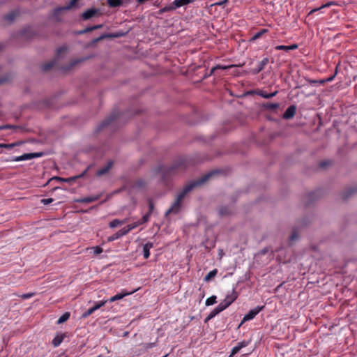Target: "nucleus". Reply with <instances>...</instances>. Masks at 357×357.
<instances>
[{"label": "nucleus", "mask_w": 357, "mask_h": 357, "mask_svg": "<svg viewBox=\"0 0 357 357\" xmlns=\"http://www.w3.org/2000/svg\"><path fill=\"white\" fill-rule=\"evenodd\" d=\"M215 172H211L204 176H202L200 178H198L195 181H192L187 184L183 190L178 194L175 201L171 206V207L166 211L165 215L167 216L169 214H177L181 209V203L183 199L187 196V195L190 192L195 188L199 186L207 181L211 176L215 174Z\"/></svg>", "instance_id": "1"}, {"label": "nucleus", "mask_w": 357, "mask_h": 357, "mask_svg": "<svg viewBox=\"0 0 357 357\" xmlns=\"http://www.w3.org/2000/svg\"><path fill=\"white\" fill-rule=\"evenodd\" d=\"M185 165L183 160L176 161L172 166L169 167H161L158 169V172L162 174L163 178L166 177L174 175L179 172L183 171L185 169Z\"/></svg>", "instance_id": "2"}, {"label": "nucleus", "mask_w": 357, "mask_h": 357, "mask_svg": "<svg viewBox=\"0 0 357 357\" xmlns=\"http://www.w3.org/2000/svg\"><path fill=\"white\" fill-rule=\"evenodd\" d=\"M238 298V293L235 289H232L231 294L227 295L226 298L220 302L218 305L220 310L223 311L228 307L236 298Z\"/></svg>", "instance_id": "3"}, {"label": "nucleus", "mask_w": 357, "mask_h": 357, "mask_svg": "<svg viewBox=\"0 0 357 357\" xmlns=\"http://www.w3.org/2000/svg\"><path fill=\"white\" fill-rule=\"evenodd\" d=\"M121 116L120 114L118 112H113L110 116L102 121L97 127V132H100L102 130H103L105 128L110 125L113 121H114L116 119H120Z\"/></svg>", "instance_id": "4"}, {"label": "nucleus", "mask_w": 357, "mask_h": 357, "mask_svg": "<svg viewBox=\"0 0 357 357\" xmlns=\"http://www.w3.org/2000/svg\"><path fill=\"white\" fill-rule=\"evenodd\" d=\"M43 155V152H37V153H24L20 156L17 157H13L12 158L7 160V161H22V160H31L36 158H40Z\"/></svg>", "instance_id": "5"}, {"label": "nucleus", "mask_w": 357, "mask_h": 357, "mask_svg": "<svg viewBox=\"0 0 357 357\" xmlns=\"http://www.w3.org/2000/svg\"><path fill=\"white\" fill-rule=\"evenodd\" d=\"M145 186L146 182L143 178H138L127 184V188L129 189L130 192L144 189Z\"/></svg>", "instance_id": "6"}, {"label": "nucleus", "mask_w": 357, "mask_h": 357, "mask_svg": "<svg viewBox=\"0 0 357 357\" xmlns=\"http://www.w3.org/2000/svg\"><path fill=\"white\" fill-rule=\"evenodd\" d=\"M264 306H257V307L250 310L249 312L244 316L238 327L241 326L245 322L253 319L255 316L264 309Z\"/></svg>", "instance_id": "7"}, {"label": "nucleus", "mask_w": 357, "mask_h": 357, "mask_svg": "<svg viewBox=\"0 0 357 357\" xmlns=\"http://www.w3.org/2000/svg\"><path fill=\"white\" fill-rule=\"evenodd\" d=\"M101 15L99 8H92L84 11L81 17L84 20H88L93 17L100 16Z\"/></svg>", "instance_id": "8"}, {"label": "nucleus", "mask_w": 357, "mask_h": 357, "mask_svg": "<svg viewBox=\"0 0 357 357\" xmlns=\"http://www.w3.org/2000/svg\"><path fill=\"white\" fill-rule=\"evenodd\" d=\"M88 169H89V167H87L82 174H80L77 176H71V177H68V178H61V177L56 176V177L52 178V179H56V180H59V181H61L63 182L71 183L72 182L75 181V180L82 178L86 174Z\"/></svg>", "instance_id": "9"}, {"label": "nucleus", "mask_w": 357, "mask_h": 357, "mask_svg": "<svg viewBox=\"0 0 357 357\" xmlns=\"http://www.w3.org/2000/svg\"><path fill=\"white\" fill-rule=\"evenodd\" d=\"M126 33H127V32H123V31H117V32L112 33H105V34L101 35L99 38H96L95 40V41L97 42V41H99L104 38H120V37L125 36L126 35Z\"/></svg>", "instance_id": "10"}, {"label": "nucleus", "mask_w": 357, "mask_h": 357, "mask_svg": "<svg viewBox=\"0 0 357 357\" xmlns=\"http://www.w3.org/2000/svg\"><path fill=\"white\" fill-rule=\"evenodd\" d=\"M296 107L295 105L289 106L283 114V118L285 119H292L296 114Z\"/></svg>", "instance_id": "11"}, {"label": "nucleus", "mask_w": 357, "mask_h": 357, "mask_svg": "<svg viewBox=\"0 0 357 357\" xmlns=\"http://www.w3.org/2000/svg\"><path fill=\"white\" fill-rule=\"evenodd\" d=\"M268 62L269 59L268 58H264L259 63L257 68L252 70V73L253 75L258 74L264 68L265 66H266Z\"/></svg>", "instance_id": "12"}, {"label": "nucleus", "mask_w": 357, "mask_h": 357, "mask_svg": "<svg viewBox=\"0 0 357 357\" xmlns=\"http://www.w3.org/2000/svg\"><path fill=\"white\" fill-rule=\"evenodd\" d=\"M100 197H101V195L89 196L86 197L77 199L76 200V202L78 203H91V202H93L99 199L100 198Z\"/></svg>", "instance_id": "13"}, {"label": "nucleus", "mask_w": 357, "mask_h": 357, "mask_svg": "<svg viewBox=\"0 0 357 357\" xmlns=\"http://www.w3.org/2000/svg\"><path fill=\"white\" fill-rule=\"evenodd\" d=\"M232 208L228 206H222L219 208L218 213L220 216H227L232 213Z\"/></svg>", "instance_id": "14"}, {"label": "nucleus", "mask_w": 357, "mask_h": 357, "mask_svg": "<svg viewBox=\"0 0 357 357\" xmlns=\"http://www.w3.org/2000/svg\"><path fill=\"white\" fill-rule=\"evenodd\" d=\"M280 107V105L277 102H264L262 104V107L268 111H275Z\"/></svg>", "instance_id": "15"}, {"label": "nucleus", "mask_w": 357, "mask_h": 357, "mask_svg": "<svg viewBox=\"0 0 357 357\" xmlns=\"http://www.w3.org/2000/svg\"><path fill=\"white\" fill-rule=\"evenodd\" d=\"M113 165V162L112 161H109L107 162V164L106 165V166H105L104 167L102 168H100V169L98 170L96 174L98 176H101L104 174H105L106 173H107L109 172V170L112 168Z\"/></svg>", "instance_id": "16"}, {"label": "nucleus", "mask_w": 357, "mask_h": 357, "mask_svg": "<svg viewBox=\"0 0 357 357\" xmlns=\"http://www.w3.org/2000/svg\"><path fill=\"white\" fill-rule=\"evenodd\" d=\"M248 341H242L239 342L236 347H234L231 350V356H234L237 354L242 348L245 347L248 345Z\"/></svg>", "instance_id": "17"}, {"label": "nucleus", "mask_w": 357, "mask_h": 357, "mask_svg": "<svg viewBox=\"0 0 357 357\" xmlns=\"http://www.w3.org/2000/svg\"><path fill=\"white\" fill-rule=\"evenodd\" d=\"M153 247V243L148 242L143 246V255L145 259H148L150 256V249Z\"/></svg>", "instance_id": "18"}, {"label": "nucleus", "mask_w": 357, "mask_h": 357, "mask_svg": "<svg viewBox=\"0 0 357 357\" xmlns=\"http://www.w3.org/2000/svg\"><path fill=\"white\" fill-rule=\"evenodd\" d=\"M63 10H66L64 8H63V6L62 7H58L55 9H54L53 12H52V17L54 18L55 21L56 22H61V18L60 17V14L62 11Z\"/></svg>", "instance_id": "19"}, {"label": "nucleus", "mask_w": 357, "mask_h": 357, "mask_svg": "<svg viewBox=\"0 0 357 357\" xmlns=\"http://www.w3.org/2000/svg\"><path fill=\"white\" fill-rule=\"evenodd\" d=\"M192 0H174L172 3L175 7V8H180L183 6H185L192 3Z\"/></svg>", "instance_id": "20"}, {"label": "nucleus", "mask_w": 357, "mask_h": 357, "mask_svg": "<svg viewBox=\"0 0 357 357\" xmlns=\"http://www.w3.org/2000/svg\"><path fill=\"white\" fill-rule=\"evenodd\" d=\"M63 339H64V335H63V334L57 335L52 340V343L54 347H57L61 344V343L63 342Z\"/></svg>", "instance_id": "21"}, {"label": "nucleus", "mask_w": 357, "mask_h": 357, "mask_svg": "<svg viewBox=\"0 0 357 357\" xmlns=\"http://www.w3.org/2000/svg\"><path fill=\"white\" fill-rule=\"evenodd\" d=\"M222 310L219 308L218 306H217L215 308H214L207 316V317L205 319V322H207L208 321L211 320L213 317H215L217 314H218L220 312H221Z\"/></svg>", "instance_id": "22"}, {"label": "nucleus", "mask_w": 357, "mask_h": 357, "mask_svg": "<svg viewBox=\"0 0 357 357\" xmlns=\"http://www.w3.org/2000/svg\"><path fill=\"white\" fill-rule=\"evenodd\" d=\"M278 93V91H275L273 93H267L264 91H260L259 93H258V95L264 98H266V99H270L274 96H276V94Z\"/></svg>", "instance_id": "23"}, {"label": "nucleus", "mask_w": 357, "mask_h": 357, "mask_svg": "<svg viewBox=\"0 0 357 357\" xmlns=\"http://www.w3.org/2000/svg\"><path fill=\"white\" fill-rule=\"evenodd\" d=\"M107 4L112 8L119 7L123 5V0H107Z\"/></svg>", "instance_id": "24"}, {"label": "nucleus", "mask_w": 357, "mask_h": 357, "mask_svg": "<svg viewBox=\"0 0 357 357\" xmlns=\"http://www.w3.org/2000/svg\"><path fill=\"white\" fill-rule=\"evenodd\" d=\"M126 222V220H120L119 219H114V220H112L109 222V227L111 228H115L119 225L124 224Z\"/></svg>", "instance_id": "25"}, {"label": "nucleus", "mask_w": 357, "mask_h": 357, "mask_svg": "<svg viewBox=\"0 0 357 357\" xmlns=\"http://www.w3.org/2000/svg\"><path fill=\"white\" fill-rule=\"evenodd\" d=\"M218 273L217 269H213L204 278V280L206 282H208L212 280Z\"/></svg>", "instance_id": "26"}, {"label": "nucleus", "mask_w": 357, "mask_h": 357, "mask_svg": "<svg viewBox=\"0 0 357 357\" xmlns=\"http://www.w3.org/2000/svg\"><path fill=\"white\" fill-rule=\"evenodd\" d=\"M233 66H234L233 65H231V66H222V65H217L216 66H215V67H213V68H211L209 75H211L212 74H213V73H214V72H215L217 69L226 70V69H228V68H232Z\"/></svg>", "instance_id": "27"}, {"label": "nucleus", "mask_w": 357, "mask_h": 357, "mask_svg": "<svg viewBox=\"0 0 357 357\" xmlns=\"http://www.w3.org/2000/svg\"><path fill=\"white\" fill-rule=\"evenodd\" d=\"M176 8H175L173 3H172L170 5L165 6L164 8H161L159 10V14H162V13H166V12L172 11V10H174Z\"/></svg>", "instance_id": "28"}, {"label": "nucleus", "mask_w": 357, "mask_h": 357, "mask_svg": "<svg viewBox=\"0 0 357 357\" xmlns=\"http://www.w3.org/2000/svg\"><path fill=\"white\" fill-rule=\"evenodd\" d=\"M70 317V313L69 312H65L63 314H62L59 319L57 321L58 324H61L66 321Z\"/></svg>", "instance_id": "29"}, {"label": "nucleus", "mask_w": 357, "mask_h": 357, "mask_svg": "<svg viewBox=\"0 0 357 357\" xmlns=\"http://www.w3.org/2000/svg\"><path fill=\"white\" fill-rule=\"evenodd\" d=\"M11 79L12 77L10 74H6L0 77V85L10 82Z\"/></svg>", "instance_id": "30"}, {"label": "nucleus", "mask_w": 357, "mask_h": 357, "mask_svg": "<svg viewBox=\"0 0 357 357\" xmlns=\"http://www.w3.org/2000/svg\"><path fill=\"white\" fill-rule=\"evenodd\" d=\"M135 291H132L130 292H127V291H122L121 293L120 294H118L116 295H115V298L116 301L118 300H121L123 298H124L126 296H128V295H130L131 294H132L133 292H135Z\"/></svg>", "instance_id": "31"}, {"label": "nucleus", "mask_w": 357, "mask_h": 357, "mask_svg": "<svg viewBox=\"0 0 357 357\" xmlns=\"http://www.w3.org/2000/svg\"><path fill=\"white\" fill-rule=\"evenodd\" d=\"M337 69L336 68L335 73L333 76H331L326 79H319V84H324L326 82H331L332 80H333L334 77H335V75L337 74Z\"/></svg>", "instance_id": "32"}, {"label": "nucleus", "mask_w": 357, "mask_h": 357, "mask_svg": "<svg viewBox=\"0 0 357 357\" xmlns=\"http://www.w3.org/2000/svg\"><path fill=\"white\" fill-rule=\"evenodd\" d=\"M54 65V61H50L42 66V69L43 71H48L50 70Z\"/></svg>", "instance_id": "33"}, {"label": "nucleus", "mask_w": 357, "mask_h": 357, "mask_svg": "<svg viewBox=\"0 0 357 357\" xmlns=\"http://www.w3.org/2000/svg\"><path fill=\"white\" fill-rule=\"evenodd\" d=\"M216 296H212L206 299V305L209 306L215 304L216 303Z\"/></svg>", "instance_id": "34"}, {"label": "nucleus", "mask_w": 357, "mask_h": 357, "mask_svg": "<svg viewBox=\"0 0 357 357\" xmlns=\"http://www.w3.org/2000/svg\"><path fill=\"white\" fill-rule=\"evenodd\" d=\"M267 31H268L267 29H261V31H258L252 36V40H255L259 38L264 33H266Z\"/></svg>", "instance_id": "35"}, {"label": "nucleus", "mask_w": 357, "mask_h": 357, "mask_svg": "<svg viewBox=\"0 0 357 357\" xmlns=\"http://www.w3.org/2000/svg\"><path fill=\"white\" fill-rule=\"evenodd\" d=\"M102 26H103L102 24H97V25H94V26H88V27L85 28L86 33H88V32H90V31H92L93 30H96V29H100Z\"/></svg>", "instance_id": "36"}, {"label": "nucleus", "mask_w": 357, "mask_h": 357, "mask_svg": "<svg viewBox=\"0 0 357 357\" xmlns=\"http://www.w3.org/2000/svg\"><path fill=\"white\" fill-rule=\"evenodd\" d=\"M356 189L354 188H350L348 190H347L344 193V195H343V199H347L349 196H351V195H353L354 192H356Z\"/></svg>", "instance_id": "37"}, {"label": "nucleus", "mask_w": 357, "mask_h": 357, "mask_svg": "<svg viewBox=\"0 0 357 357\" xmlns=\"http://www.w3.org/2000/svg\"><path fill=\"white\" fill-rule=\"evenodd\" d=\"M130 231V228H128V226H127V227H124V228H123V229H121L118 231V232L120 234L121 237L123 236L126 235Z\"/></svg>", "instance_id": "38"}, {"label": "nucleus", "mask_w": 357, "mask_h": 357, "mask_svg": "<svg viewBox=\"0 0 357 357\" xmlns=\"http://www.w3.org/2000/svg\"><path fill=\"white\" fill-rule=\"evenodd\" d=\"M120 237H121V236L119 234V232L117 231L115 234H112V236H109L107 238V241L108 242L114 241L119 238Z\"/></svg>", "instance_id": "39"}, {"label": "nucleus", "mask_w": 357, "mask_h": 357, "mask_svg": "<svg viewBox=\"0 0 357 357\" xmlns=\"http://www.w3.org/2000/svg\"><path fill=\"white\" fill-rule=\"evenodd\" d=\"M18 143H12V144H0V148H6L8 149H10L15 146H17Z\"/></svg>", "instance_id": "40"}, {"label": "nucleus", "mask_w": 357, "mask_h": 357, "mask_svg": "<svg viewBox=\"0 0 357 357\" xmlns=\"http://www.w3.org/2000/svg\"><path fill=\"white\" fill-rule=\"evenodd\" d=\"M107 302V301H102L99 303H97L93 307H92L94 312L99 308H100L102 306L105 305V304Z\"/></svg>", "instance_id": "41"}, {"label": "nucleus", "mask_w": 357, "mask_h": 357, "mask_svg": "<svg viewBox=\"0 0 357 357\" xmlns=\"http://www.w3.org/2000/svg\"><path fill=\"white\" fill-rule=\"evenodd\" d=\"M16 17V14L14 13V12H12L8 15H6L5 17H4V19L6 20H8V21H10V22H12L13 20H14V19Z\"/></svg>", "instance_id": "42"}, {"label": "nucleus", "mask_w": 357, "mask_h": 357, "mask_svg": "<svg viewBox=\"0 0 357 357\" xmlns=\"http://www.w3.org/2000/svg\"><path fill=\"white\" fill-rule=\"evenodd\" d=\"M150 216H151V214L150 213H146L142 218V219L139 220L140 223L142 225L147 222L149 220V218H150Z\"/></svg>", "instance_id": "43"}, {"label": "nucleus", "mask_w": 357, "mask_h": 357, "mask_svg": "<svg viewBox=\"0 0 357 357\" xmlns=\"http://www.w3.org/2000/svg\"><path fill=\"white\" fill-rule=\"evenodd\" d=\"M148 204H149V211L147 213H153L154 210V204L151 199H148Z\"/></svg>", "instance_id": "44"}, {"label": "nucleus", "mask_w": 357, "mask_h": 357, "mask_svg": "<svg viewBox=\"0 0 357 357\" xmlns=\"http://www.w3.org/2000/svg\"><path fill=\"white\" fill-rule=\"evenodd\" d=\"M77 1H78V0H70V2L68 5H66V6H63V8H64L66 10H70V9L73 6H75V3H76Z\"/></svg>", "instance_id": "45"}, {"label": "nucleus", "mask_w": 357, "mask_h": 357, "mask_svg": "<svg viewBox=\"0 0 357 357\" xmlns=\"http://www.w3.org/2000/svg\"><path fill=\"white\" fill-rule=\"evenodd\" d=\"M93 312H94V310H93V308L90 307L89 309H88L86 312H84L82 314V317L83 318H86L89 316H90L91 314H93Z\"/></svg>", "instance_id": "46"}, {"label": "nucleus", "mask_w": 357, "mask_h": 357, "mask_svg": "<svg viewBox=\"0 0 357 357\" xmlns=\"http://www.w3.org/2000/svg\"><path fill=\"white\" fill-rule=\"evenodd\" d=\"M82 61H84V59H75V60L71 61L70 63L69 67L68 68V69H70V68H73L77 63H79V62H81Z\"/></svg>", "instance_id": "47"}, {"label": "nucleus", "mask_w": 357, "mask_h": 357, "mask_svg": "<svg viewBox=\"0 0 357 357\" xmlns=\"http://www.w3.org/2000/svg\"><path fill=\"white\" fill-rule=\"evenodd\" d=\"M142 224L140 223L139 220L137 221V222H135L129 225H128V228H130V231L136 227H137L138 226L141 225Z\"/></svg>", "instance_id": "48"}, {"label": "nucleus", "mask_w": 357, "mask_h": 357, "mask_svg": "<svg viewBox=\"0 0 357 357\" xmlns=\"http://www.w3.org/2000/svg\"><path fill=\"white\" fill-rule=\"evenodd\" d=\"M298 238V236L296 231H293L292 234H291V236L289 237V241H294Z\"/></svg>", "instance_id": "49"}, {"label": "nucleus", "mask_w": 357, "mask_h": 357, "mask_svg": "<svg viewBox=\"0 0 357 357\" xmlns=\"http://www.w3.org/2000/svg\"><path fill=\"white\" fill-rule=\"evenodd\" d=\"M53 201L54 199L52 198L43 199L41 200V203L43 204L44 205H47L51 204Z\"/></svg>", "instance_id": "50"}, {"label": "nucleus", "mask_w": 357, "mask_h": 357, "mask_svg": "<svg viewBox=\"0 0 357 357\" xmlns=\"http://www.w3.org/2000/svg\"><path fill=\"white\" fill-rule=\"evenodd\" d=\"M92 249L94 250L95 255H99L102 252V249L100 247H93Z\"/></svg>", "instance_id": "51"}, {"label": "nucleus", "mask_w": 357, "mask_h": 357, "mask_svg": "<svg viewBox=\"0 0 357 357\" xmlns=\"http://www.w3.org/2000/svg\"><path fill=\"white\" fill-rule=\"evenodd\" d=\"M34 294H35L34 293L24 294L21 296V298L23 299H28V298H31Z\"/></svg>", "instance_id": "52"}, {"label": "nucleus", "mask_w": 357, "mask_h": 357, "mask_svg": "<svg viewBox=\"0 0 357 357\" xmlns=\"http://www.w3.org/2000/svg\"><path fill=\"white\" fill-rule=\"evenodd\" d=\"M275 49L277 50H284V51H288V46H286V45H278V46H276L275 47Z\"/></svg>", "instance_id": "53"}, {"label": "nucleus", "mask_w": 357, "mask_h": 357, "mask_svg": "<svg viewBox=\"0 0 357 357\" xmlns=\"http://www.w3.org/2000/svg\"><path fill=\"white\" fill-rule=\"evenodd\" d=\"M3 127H4V129H17V128H19L20 127L17 126H13V125H5V126H3Z\"/></svg>", "instance_id": "54"}, {"label": "nucleus", "mask_w": 357, "mask_h": 357, "mask_svg": "<svg viewBox=\"0 0 357 357\" xmlns=\"http://www.w3.org/2000/svg\"><path fill=\"white\" fill-rule=\"evenodd\" d=\"M298 47L296 44H293L291 45L288 46V51L296 50Z\"/></svg>", "instance_id": "55"}, {"label": "nucleus", "mask_w": 357, "mask_h": 357, "mask_svg": "<svg viewBox=\"0 0 357 357\" xmlns=\"http://www.w3.org/2000/svg\"><path fill=\"white\" fill-rule=\"evenodd\" d=\"M328 164H329L328 161H323L320 163V167L324 168V167H326Z\"/></svg>", "instance_id": "56"}, {"label": "nucleus", "mask_w": 357, "mask_h": 357, "mask_svg": "<svg viewBox=\"0 0 357 357\" xmlns=\"http://www.w3.org/2000/svg\"><path fill=\"white\" fill-rule=\"evenodd\" d=\"M84 33H86L85 29H84L82 30H80V31L77 32V34H78V35H82V34H84Z\"/></svg>", "instance_id": "57"}, {"label": "nucleus", "mask_w": 357, "mask_h": 357, "mask_svg": "<svg viewBox=\"0 0 357 357\" xmlns=\"http://www.w3.org/2000/svg\"><path fill=\"white\" fill-rule=\"evenodd\" d=\"M319 80L313 79V80H310V82L311 84H319Z\"/></svg>", "instance_id": "58"}, {"label": "nucleus", "mask_w": 357, "mask_h": 357, "mask_svg": "<svg viewBox=\"0 0 357 357\" xmlns=\"http://www.w3.org/2000/svg\"><path fill=\"white\" fill-rule=\"evenodd\" d=\"M116 301V298H115V296H114L111 297V298H110L107 301H109V302L112 303V302H114V301Z\"/></svg>", "instance_id": "59"}, {"label": "nucleus", "mask_w": 357, "mask_h": 357, "mask_svg": "<svg viewBox=\"0 0 357 357\" xmlns=\"http://www.w3.org/2000/svg\"><path fill=\"white\" fill-rule=\"evenodd\" d=\"M66 50V47H61L58 50V53H61V52H63Z\"/></svg>", "instance_id": "60"}, {"label": "nucleus", "mask_w": 357, "mask_h": 357, "mask_svg": "<svg viewBox=\"0 0 357 357\" xmlns=\"http://www.w3.org/2000/svg\"><path fill=\"white\" fill-rule=\"evenodd\" d=\"M331 4V3H326V4L324 5V6H322L320 8H325V7H328V6H329Z\"/></svg>", "instance_id": "61"}, {"label": "nucleus", "mask_w": 357, "mask_h": 357, "mask_svg": "<svg viewBox=\"0 0 357 357\" xmlns=\"http://www.w3.org/2000/svg\"><path fill=\"white\" fill-rule=\"evenodd\" d=\"M314 192H312L309 195L310 198L313 197L314 196Z\"/></svg>", "instance_id": "62"}, {"label": "nucleus", "mask_w": 357, "mask_h": 357, "mask_svg": "<svg viewBox=\"0 0 357 357\" xmlns=\"http://www.w3.org/2000/svg\"><path fill=\"white\" fill-rule=\"evenodd\" d=\"M4 3V1H0V6Z\"/></svg>", "instance_id": "63"}, {"label": "nucleus", "mask_w": 357, "mask_h": 357, "mask_svg": "<svg viewBox=\"0 0 357 357\" xmlns=\"http://www.w3.org/2000/svg\"><path fill=\"white\" fill-rule=\"evenodd\" d=\"M4 129V127L3 126H0V130Z\"/></svg>", "instance_id": "64"}]
</instances>
